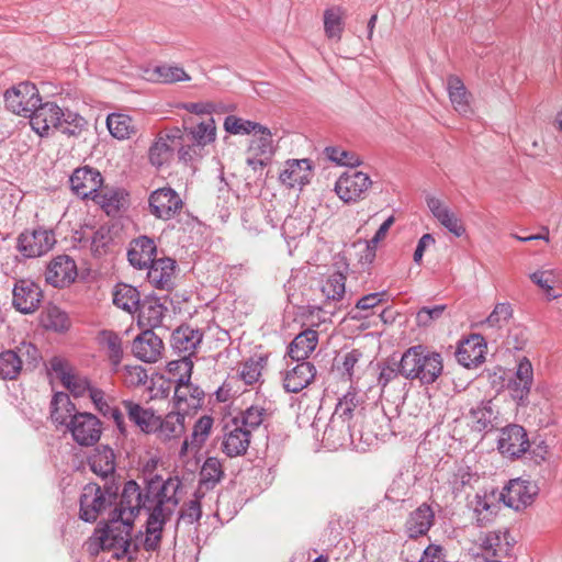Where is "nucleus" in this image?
Returning a JSON list of instances; mask_svg holds the SVG:
<instances>
[{
  "mask_svg": "<svg viewBox=\"0 0 562 562\" xmlns=\"http://www.w3.org/2000/svg\"><path fill=\"white\" fill-rule=\"evenodd\" d=\"M180 487L181 481L178 476L169 477L162 483V497L165 499L158 501L156 508H153L148 514L145 535L139 532L136 536L138 537L139 549L155 551L159 548L164 525L173 515L179 504L177 494Z\"/></svg>",
  "mask_w": 562,
  "mask_h": 562,
  "instance_id": "obj_1",
  "label": "nucleus"
},
{
  "mask_svg": "<svg viewBox=\"0 0 562 562\" xmlns=\"http://www.w3.org/2000/svg\"><path fill=\"white\" fill-rule=\"evenodd\" d=\"M442 369L441 355L420 345L408 348L400 360L401 375L408 380H419L423 384L434 383Z\"/></svg>",
  "mask_w": 562,
  "mask_h": 562,
  "instance_id": "obj_2",
  "label": "nucleus"
},
{
  "mask_svg": "<svg viewBox=\"0 0 562 562\" xmlns=\"http://www.w3.org/2000/svg\"><path fill=\"white\" fill-rule=\"evenodd\" d=\"M162 484L157 487L151 482L145 494L142 493L139 485L135 481H128L123 487L119 505L112 510L113 517L134 521L135 516L143 508L148 514L156 508L158 501H162Z\"/></svg>",
  "mask_w": 562,
  "mask_h": 562,
  "instance_id": "obj_3",
  "label": "nucleus"
},
{
  "mask_svg": "<svg viewBox=\"0 0 562 562\" xmlns=\"http://www.w3.org/2000/svg\"><path fill=\"white\" fill-rule=\"evenodd\" d=\"M133 522L110 515L109 522L99 528V539L103 551H113V558H127L132 561L139 550L138 537L131 538Z\"/></svg>",
  "mask_w": 562,
  "mask_h": 562,
  "instance_id": "obj_4",
  "label": "nucleus"
},
{
  "mask_svg": "<svg viewBox=\"0 0 562 562\" xmlns=\"http://www.w3.org/2000/svg\"><path fill=\"white\" fill-rule=\"evenodd\" d=\"M169 371L183 369L184 373L178 379L173 391V404L178 411L188 414L200 408L204 400V391L190 382L193 363L187 357L179 361H171Z\"/></svg>",
  "mask_w": 562,
  "mask_h": 562,
  "instance_id": "obj_5",
  "label": "nucleus"
},
{
  "mask_svg": "<svg viewBox=\"0 0 562 562\" xmlns=\"http://www.w3.org/2000/svg\"><path fill=\"white\" fill-rule=\"evenodd\" d=\"M42 359L38 348L29 341L20 342L14 349L0 352V380L13 381L23 367L36 368Z\"/></svg>",
  "mask_w": 562,
  "mask_h": 562,
  "instance_id": "obj_6",
  "label": "nucleus"
},
{
  "mask_svg": "<svg viewBox=\"0 0 562 562\" xmlns=\"http://www.w3.org/2000/svg\"><path fill=\"white\" fill-rule=\"evenodd\" d=\"M117 498V486L105 484L104 487L89 483L83 487L80 496L79 517L87 522H93L99 515L115 503Z\"/></svg>",
  "mask_w": 562,
  "mask_h": 562,
  "instance_id": "obj_7",
  "label": "nucleus"
},
{
  "mask_svg": "<svg viewBox=\"0 0 562 562\" xmlns=\"http://www.w3.org/2000/svg\"><path fill=\"white\" fill-rule=\"evenodd\" d=\"M102 422L92 413L79 412L72 415L66 427L71 439L80 447H92L101 438Z\"/></svg>",
  "mask_w": 562,
  "mask_h": 562,
  "instance_id": "obj_8",
  "label": "nucleus"
},
{
  "mask_svg": "<svg viewBox=\"0 0 562 562\" xmlns=\"http://www.w3.org/2000/svg\"><path fill=\"white\" fill-rule=\"evenodd\" d=\"M372 180L368 173L351 169L344 172L335 183V192L345 203H356L366 199Z\"/></svg>",
  "mask_w": 562,
  "mask_h": 562,
  "instance_id": "obj_9",
  "label": "nucleus"
},
{
  "mask_svg": "<svg viewBox=\"0 0 562 562\" xmlns=\"http://www.w3.org/2000/svg\"><path fill=\"white\" fill-rule=\"evenodd\" d=\"M539 493L536 482L522 479L510 480L499 492L502 502L510 508L519 510L531 505Z\"/></svg>",
  "mask_w": 562,
  "mask_h": 562,
  "instance_id": "obj_10",
  "label": "nucleus"
},
{
  "mask_svg": "<svg viewBox=\"0 0 562 562\" xmlns=\"http://www.w3.org/2000/svg\"><path fill=\"white\" fill-rule=\"evenodd\" d=\"M4 101L5 106L11 112L29 116L37 102L41 101V97L35 85L21 82L4 93Z\"/></svg>",
  "mask_w": 562,
  "mask_h": 562,
  "instance_id": "obj_11",
  "label": "nucleus"
},
{
  "mask_svg": "<svg viewBox=\"0 0 562 562\" xmlns=\"http://www.w3.org/2000/svg\"><path fill=\"white\" fill-rule=\"evenodd\" d=\"M148 204L150 214L164 221L175 217L183 206L181 198L171 188H160L151 192Z\"/></svg>",
  "mask_w": 562,
  "mask_h": 562,
  "instance_id": "obj_12",
  "label": "nucleus"
},
{
  "mask_svg": "<svg viewBox=\"0 0 562 562\" xmlns=\"http://www.w3.org/2000/svg\"><path fill=\"white\" fill-rule=\"evenodd\" d=\"M55 244L56 239L54 233L44 228L23 232L18 238V249L27 258L45 255Z\"/></svg>",
  "mask_w": 562,
  "mask_h": 562,
  "instance_id": "obj_13",
  "label": "nucleus"
},
{
  "mask_svg": "<svg viewBox=\"0 0 562 562\" xmlns=\"http://www.w3.org/2000/svg\"><path fill=\"white\" fill-rule=\"evenodd\" d=\"M33 131L41 137L49 135L52 130H57L63 119V109L55 102H37L29 115Z\"/></svg>",
  "mask_w": 562,
  "mask_h": 562,
  "instance_id": "obj_14",
  "label": "nucleus"
},
{
  "mask_svg": "<svg viewBox=\"0 0 562 562\" xmlns=\"http://www.w3.org/2000/svg\"><path fill=\"white\" fill-rule=\"evenodd\" d=\"M49 366L50 370L56 374V378L60 380L61 384L72 393L74 396H83L86 393L89 394L90 390L93 389L90 381L86 376L76 374L66 360L54 357Z\"/></svg>",
  "mask_w": 562,
  "mask_h": 562,
  "instance_id": "obj_15",
  "label": "nucleus"
},
{
  "mask_svg": "<svg viewBox=\"0 0 562 562\" xmlns=\"http://www.w3.org/2000/svg\"><path fill=\"white\" fill-rule=\"evenodd\" d=\"M529 447L530 442L524 427L513 424L501 430L497 448L503 456L519 458Z\"/></svg>",
  "mask_w": 562,
  "mask_h": 562,
  "instance_id": "obj_16",
  "label": "nucleus"
},
{
  "mask_svg": "<svg viewBox=\"0 0 562 562\" xmlns=\"http://www.w3.org/2000/svg\"><path fill=\"white\" fill-rule=\"evenodd\" d=\"M69 181L76 195L81 199H92L93 194L102 187L103 177L98 169L85 166L77 168L70 176Z\"/></svg>",
  "mask_w": 562,
  "mask_h": 562,
  "instance_id": "obj_17",
  "label": "nucleus"
},
{
  "mask_svg": "<svg viewBox=\"0 0 562 562\" xmlns=\"http://www.w3.org/2000/svg\"><path fill=\"white\" fill-rule=\"evenodd\" d=\"M357 435L358 429H356V424H351L347 419H342L338 415L333 414L324 430L323 441L328 448L337 449L352 443Z\"/></svg>",
  "mask_w": 562,
  "mask_h": 562,
  "instance_id": "obj_18",
  "label": "nucleus"
},
{
  "mask_svg": "<svg viewBox=\"0 0 562 562\" xmlns=\"http://www.w3.org/2000/svg\"><path fill=\"white\" fill-rule=\"evenodd\" d=\"M313 164L310 159H288L279 173V181L286 188L302 189L310 183Z\"/></svg>",
  "mask_w": 562,
  "mask_h": 562,
  "instance_id": "obj_19",
  "label": "nucleus"
},
{
  "mask_svg": "<svg viewBox=\"0 0 562 562\" xmlns=\"http://www.w3.org/2000/svg\"><path fill=\"white\" fill-rule=\"evenodd\" d=\"M77 276L76 262L67 255L55 257L49 262L45 272L46 282L55 288H64L71 284Z\"/></svg>",
  "mask_w": 562,
  "mask_h": 562,
  "instance_id": "obj_20",
  "label": "nucleus"
},
{
  "mask_svg": "<svg viewBox=\"0 0 562 562\" xmlns=\"http://www.w3.org/2000/svg\"><path fill=\"white\" fill-rule=\"evenodd\" d=\"M316 376V368L308 361H297L283 372V387L288 393H299L307 387Z\"/></svg>",
  "mask_w": 562,
  "mask_h": 562,
  "instance_id": "obj_21",
  "label": "nucleus"
},
{
  "mask_svg": "<svg viewBox=\"0 0 562 562\" xmlns=\"http://www.w3.org/2000/svg\"><path fill=\"white\" fill-rule=\"evenodd\" d=\"M133 353L139 360L154 363L161 357L164 344L151 329H144L133 341Z\"/></svg>",
  "mask_w": 562,
  "mask_h": 562,
  "instance_id": "obj_22",
  "label": "nucleus"
},
{
  "mask_svg": "<svg viewBox=\"0 0 562 562\" xmlns=\"http://www.w3.org/2000/svg\"><path fill=\"white\" fill-rule=\"evenodd\" d=\"M41 289L30 280H20L13 288V306L24 313H33L40 305Z\"/></svg>",
  "mask_w": 562,
  "mask_h": 562,
  "instance_id": "obj_23",
  "label": "nucleus"
},
{
  "mask_svg": "<svg viewBox=\"0 0 562 562\" xmlns=\"http://www.w3.org/2000/svg\"><path fill=\"white\" fill-rule=\"evenodd\" d=\"M147 279L156 289L169 291L173 288L176 261L164 257L148 265Z\"/></svg>",
  "mask_w": 562,
  "mask_h": 562,
  "instance_id": "obj_24",
  "label": "nucleus"
},
{
  "mask_svg": "<svg viewBox=\"0 0 562 562\" xmlns=\"http://www.w3.org/2000/svg\"><path fill=\"white\" fill-rule=\"evenodd\" d=\"M475 543L479 546L486 561L488 558H503L510 549L508 532L502 530L481 533L475 540Z\"/></svg>",
  "mask_w": 562,
  "mask_h": 562,
  "instance_id": "obj_25",
  "label": "nucleus"
},
{
  "mask_svg": "<svg viewBox=\"0 0 562 562\" xmlns=\"http://www.w3.org/2000/svg\"><path fill=\"white\" fill-rule=\"evenodd\" d=\"M362 426L358 429V436L360 440L367 442L373 438H384L390 431V419L383 411L374 408L364 415Z\"/></svg>",
  "mask_w": 562,
  "mask_h": 562,
  "instance_id": "obj_26",
  "label": "nucleus"
},
{
  "mask_svg": "<svg viewBox=\"0 0 562 562\" xmlns=\"http://www.w3.org/2000/svg\"><path fill=\"white\" fill-rule=\"evenodd\" d=\"M92 200L100 205V207L108 215H116L128 203V193L117 187H101L100 191L93 194Z\"/></svg>",
  "mask_w": 562,
  "mask_h": 562,
  "instance_id": "obj_27",
  "label": "nucleus"
},
{
  "mask_svg": "<svg viewBox=\"0 0 562 562\" xmlns=\"http://www.w3.org/2000/svg\"><path fill=\"white\" fill-rule=\"evenodd\" d=\"M226 429L222 443L223 452L231 458L246 453L251 434L239 425L238 418L233 419L232 429L228 426Z\"/></svg>",
  "mask_w": 562,
  "mask_h": 562,
  "instance_id": "obj_28",
  "label": "nucleus"
},
{
  "mask_svg": "<svg viewBox=\"0 0 562 562\" xmlns=\"http://www.w3.org/2000/svg\"><path fill=\"white\" fill-rule=\"evenodd\" d=\"M435 521V513L431 507L424 503L413 510L405 521V532L411 539L425 536Z\"/></svg>",
  "mask_w": 562,
  "mask_h": 562,
  "instance_id": "obj_29",
  "label": "nucleus"
},
{
  "mask_svg": "<svg viewBox=\"0 0 562 562\" xmlns=\"http://www.w3.org/2000/svg\"><path fill=\"white\" fill-rule=\"evenodd\" d=\"M156 252L157 247L154 239L147 236H140L131 243L127 258L133 267L144 269L155 260Z\"/></svg>",
  "mask_w": 562,
  "mask_h": 562,
  "instance_id": "obj_30",
  "label": "nucleus"
},
{
  "mask_svg": "<svg viewBox=\"0 0 562 562\" xmlns=\"http://www.w3.org/2000/svg\"><path fill=\"white\" fill-rule=\"evenodd\" d=\"M486 345L480 336H472L462 341L456 352L458 362L465 367H476L484 361Z\"/></svg>",
  "mask_w": 562,
  "mask_h": 562,
  "instance_id": "obj_31",
  "label": "nucleus"
},
{
  "mask_svg": "<svg viewBox=\"0 0 562 562\" xmlns=\"http://www.w3.org/2000/svg\"><path fill=\"white\" fill-rule=\"evenodd\" d=\"M501 502L499 492L494 490L475 495L472 505L479 525L484 526L492 520L501 507Z\"/></svg>",
  "mask_w": 562,
  "mask_h": 562,
  "instance_id": "obj_32",
  "label": "nucleus"
},
{
  "mask_svg": "<svg viewBox=\"0 0 562 562\" xmlns=\"http://www.w3.org/2000/svg\"><path fill=\"white\" fill-rule=\"evenodd\" d=\"M186 413L178 411L168 413L164 418L158 416L157 429L154 434L162 440L180 438L186 431Z\"/></svg>",
  "mask_w": 562,
  "mask_h": 562,
  "instance_id": "obj_33",
  "label": "nucleus"
},
{
  "mask_svg": "<svg viewBox=\"0 0 562 562\" xmlns=\"http://www.w3.org/2000/svg\"><path fill=\"white\" fill-rule=\"evenodd\" d=\"M122 405L126 411L130 420L138 426L142 431L146 434L155 432L157 429L158 416L154 413V411L144 408L138 403H135L131 400H124Z\"/></svg>",
  "mask_w": 562,
  "mask_h": 562,
  "instance_id": "obj_34",
  "label": "nucleus"
},
{
  "mask_svg": "<svg viewBox=\"0 0 562 562\" xmlns=\"http://www.w3.org/2000/svg\"><path fill=\"white\" fill-rule=\"evenodd\" d=\"M318 344V333L308 328L296 335L288 348L289 357L294 361H305Z\"/></svg>",
  "mask_w": 562,
  "mask_h": 562,
  "instance_id": "obj_35",
  "label": "nucleus"
},
{
  "mask_svg": "<svg viewBox=\"0 0 562 562\" xmlns=\"http://www.w3.org/2000/svg\"><path fill=\"white\" fill-rule=\"evenodd\" d=\"M138 325L145 329H154L161 325L166 307L155 297H148L139 303Z\"/></svg>",
  "mask_w": 562,
  "mask_h": 562,
  "instance_id": "obj_36",
  "label": "nucleus"
},
{
  "mask_svg": "<svg viewBox=\"0 0 562 562\" xmlns=\"http://www.w3.org/2000/svg\"><path fill=\"white\" fill-rule=\"evenodd\" d=\"M447 90L453 109L463 116L472 114L470 103V93L462 80L457 76H449L447 79Z\"/></svg>",
  "mask_w": 562,
  "mask_h": 562,
  "instance_id": "obj_37",
  "label": "nucleus"
},
{
  "mask_svg": "<svg viewBox=\"0 0 562 562\" xmlns=\"http://www.w3.org/2000/svg\"><path fill=\"white\" fill-rule=\"evenodd\" d=\"M203 333L189 325L179 326L171 336V345L179 352L193 353L201 344Z\"/></svg>",
  "mask_w": 562,
  "mask_h": 562,
  "instance_id": "obj_38",
  "label": "nucleus"
},
{
  "mask_svg": "<svg viewBox=\"0 0 562 562\" xmlns=\"http://www.w3.org/2000/svg\"><path fill=\"white\" fill-rule=\"evenodd\" d=\"M88 463L94 474L105 479L115 472V453L109 446H100L89 457Z\"/></svg>",
  "mask_w": 562,
  "mask_h": 562,
  "instance_id": "obj_39",
  "label": "nucleus"
},
{
  "mask_svg": "<svg viewBox=\"0 0 562 562\" xmlns=\"http://www.w3.org/2000/svg\"><path fill=\"white\" fill-rule=\"evenodd\" d=\"M79 413L76 405L70 401L69 395L64 392H57L50 402V417L57 425L67 427L72 415Z\"/></svg>",
  "mask_w": 562,
  "mask_h": 562,
  "instance_id": "obj_40",
  "label": "nucleus"
},
{
  "mask_svg": "<svg viewBox=\"0 0 562 562\" xmlns=\"http://www.w3.org/2000/svg\"><path fill=\"white\" fill-rule=\"evenodd\" d=\"M468 418L471 427L475 431H488L494 428L493 422L496 419L491 401L481 402L472 407L469 412Z\"/></svg>",
  "mask_w": 562,
  "mask_h": 562,
  "instance_id": "obj_41",
  "label": "nucleus"
},
{
  "mask_svg": "<svg viewBox=\"0 0 562 562\" xmlns=\"http://www.w3.org/2000/svg\"><path fill=\"white\" fill-rule=\"evenodd\" d=\"M179 138V131L175 134H160L149 148V160L154 166L160 167L172 156V145Z\"/></svg>",
  "mask_w": 562,
  "mask_h": 562,
  "instance_id": "obj_42",
  "label": "nucleus"
},
{
  "mask_svg": "<svg viewBox=\"0 0 562 562\" xmlns=\"http://www.w3.org/2000/svg\"><path fill=\"white\" fill-rule=\"evenodd\" d=\"M274 151L276 147L272 139V133L267 126L261 125V127L252 134L248 146V153L254 156H262L267 159H271Z\"/></svg>",
  "mask_w": 562,
  "mask_h": 562,
  "instance_id": "obj_43",
  "label": "nucleus"
},
{
  "mask_svg": "<svg viewBox=\"0 0 562 562\" xmlns=\"http://www.w3.org/2000/svg\"><path fill=\"white\" fill-rule=\"evenodd\" d=\"M113 303L123 311L134 313L140 303L139 292L132 285L117 284L113 293Z\"/></svg>",
  "mask_w": 562,
  "mask_h": 562,
  "instance_id": "obj_44",
  "label": "nucleus"
},
{
  "mask_svg": "<svg viewBox=\"0 0 562 562\" xmlns=\"http://www.w3.org/2000/svg\"><path fill=\"white\" fill-rule=\"evenodd\" d=\"M89 397L92 401L95 409L104 417H110L114 420L116 426L122 430L124 425V417L117 407H112L105 396L104 391L93 386L90 390Z\"/></svg>",
  "mask_w": 562,
  "mask_h": 562,
  "instance_id": "obj_45",
  "label": "nucleus"
},
{
  "mask_svg": "<svg viewBox=\"0 0 562 562\" xmlns=\"http://www.w3.org/2000/svg\"><path fill=\"white\" fill-rule=\"evenodd\" d=\"M110 134L117 139L130 138L135 134V125L131 116L122 113H111L106 117Z\"/></svg>",
  "mask_w": 562,
  "mask_h": 562,
  "instance_id": "obj_46",
  "label": "nucleus"
},
{
  "mask_svg": "<svg viewBox=\"0 0 562 562\" xmlns=\"http://www.w3.org/2000/svg\"><path fill=\"white\" fill-rule=\"evenodd\" d=\"M345 11L341 7H330L324 12V31L329 40L339 42L344 31Z\"/></svg>",
  "mask_w": 562,
  "mask_h": 562,
  "instance_id": "obj_47",
  "label": "nucleus"
},
{
  "mask_svg": "<svg viewBox=\"0 0 562 562\" xmlns=\"http://www.w3.org/2000/svg\"><path fill=\"white\" fill-rule=\"evenodd\" d=\"M223 465L217 458H207L200 471V485L205 488H213L223 477Z\"/></svg>",
  "mask_w": 562,
  "mask_h": 562,
  "instance_id": "obj_48",
  "label": "nucleus"
},
{
  "mask_svg": "<svg viewBox=\"0 0 562 562\" xmlns=\"http://www.w3.org/2000/svg\"><path fill=\"white\" fill-rule=\"evenodd\" d=\"M530 280L537 284L549 300H555L561 296L554 292V286L559 283V274L554 270H537L529 276Z\"/></svg>",
  "mask_w": 562,
  "mask_h": 562,
  "instance_id": "obj_49",
  "label": "nucleus"
},
{
  "mask_svg": "<svg viewBox=\"0 0 562 562\" xmlns=\"http://www.w3.org/2000/svg\"><path fill=\"white\" fill-rule=\"evenodd\" d=\"M87 121L80 114L70 110H63V119L57 130L67 136H79L87 130Z\"/></svg>",
  "mask_w": 562,
  "mask_h": 562,
  "instance_id": "obj_50",
  "label": "nucleus"
},
{
  "mask_svg": "<svg viewBox=\"0 0 562 562\" xmlns=\"http://www.w3.org/2000/svg\"><path fill=\"white\" fill-rule=\"evenodd\" d=\"M99 340L106 349L111 363L119 366L123 356L122 340L119 335L110 330H103L99 335Z\"/></svg>",
  "mask_w": 562,
  "mask_h": 562,
  "instance_id": "obj_51",
  "label": "nucleus"
},
{
  "mask_svg": "<svg viewBox=\"0 0 562 562\" xmlns=\"http://www.w3.org/2000/svg\"><path fill=\"white\" fill-rule=\"evenodd\" d=\"M267 356H258L247 360L240 371L239 376L247 385H251L259 381L263 368L267 366Z\"/></svg>",
  "mask_w": 562,
  "mask_h": 562,
  "instance_id": "obj_52",
  "label": "nucleus"
},
{
  "mask_svg": "<svg viewBox=\"0 0 562 562\" xmlns=\"http://www.w3.org/2000/svg\"><path fill=\"white\" fill-rule=\"evenodd\" d=\"M513 316V310L508 303H497L492 313L481 323L483 328L499 329L507 325Z\"/></svg>",
  "mask_w": 562,
  "mask_h": 562,
  "instance_id": "obj_53",
  "label": "nucleus"
},
{
  "mask_svg": "<svg viewBox=\"0 0 562 562\" xmlns=\"http://www.w3.org/2000/svg\"><path fill=\"white\" fill-rule=\"evenodd\" d=\"M214 419L209 415L201 416L194 424L190 436L192 448L199 450L209 439L213 428Z\"/></svg>",
  "mask_w": 562,
  "mask_h": 562,
  "instance_id": "obj_54",
  "label": "nucleus"
},
{
  "mask_svg": "<svg viewBox=\"0 0 562 562\" xmlns=\"http://www.w3.org/2000/svg\"><path fill=\"white\" fill-rule=\"evenodd\" d=\"M42 324L46 329L57 333L65 331L69 328L67 314L56 306L46 310L42 316Z\"/></svg>",
  "mask_w": 562,
  "mask_h": 562,
  "instance_id": "obj_55",
  "label": "nucleus"
},
{
  "mask_svg": "<svg viewBox=\"0 0 562 562\" xmlns=\"http://www.w3.org/2000/svg\"><path fill=\"white\" fill-rule=\"evenodd\" d=\"M150 79L164 82L173 83L178 81H188L190 76L184 71L183 68L177 66H157Z\"/></svg>",
  "mask_w": 562,
  "mask_h": 562,
  "instance_id": "obj_56",
  "label": "nucleus"
},
{
  "mask_svg": "<svg viewBox=\"0 0 562 562\" xmlns=\"http://www.w3.org/2000/svg\"><path fill=\"white\" fill-rule=\"evenodd\" d=\"M267 417V409L260 405H251L245 409L238 418L239 425L251 434L257 429Z\"/></svg>",
  "mask_w": 562,
  "mask_h": 562,
  "instance_id": "obj_57",
  "label": "nucleus"
},
{
  "mask_svg": "<svg viewBox=\"0 0 562 562\" xmlns=\"http://www.w3.org/2000/svg\"><path fill=\"white\" fill-rule=\"evenodd\" d=\"M346 278L340 272L330 274L322 285V292L327 300L339 301L344 297Z\"/></svg>",
  "mask_w": 562,
  "mask_h": 562,
  "instance_id": "obj_58",
  "label": "nucleus"
},
{
  "mask_svg": "<svg viewBox=\"0 0 562 562\" xmlns=\"http://www.w3.org/2000/svg\"><path fill=\"white\" fill-rule=\"evenodd\" d=\"M325 156L333 162L347 166V167H357L361 165L360 157L353 151L345 150L340 147L328 146L324 149Z\"/></svg>",
  "mask_w": 562,
  "mask_h": 562,
  "instance_id": "obj_59",
  "label": "nucleus"
},
{
  "mask_svg": "<svg viewBox=\"0 0 562 562\" xmlns=\"http://www.w3.org/2000/svg\"><path fill=\"white\" fill-rule=\"evenodd\" d=\"M261 127L260 123L244 120L234 115H229L224 121V128L226 132L235 135H249L254 134Z\"/></svg>",
  "mask_w": 562,
  "mask_h": 562,
  "instance_id": "obj_60",
  "label": "nucleus"
},
{
  "mask_svg": "<svg viewBox=\"0 0 562 562\" xmlns=\"http://www.w3.org/2000/svg\"><path fill=\"white\" fill-rule=\"evenodd\" d=\"M192 139L199 146H205L214 142L216 136V126L213 119L202 122L190 130Z\"/></svg>",
  "mask_w": 562,
  "mask_h": 562,
  "instance_id": "obj_61",
  "label": "nucleus"
},
{
  "mask_svg": "<svg viewBox=\"0 0 562 562\" xmlns=\"http://www.w3.org/2000/svg\"><path fill=\"white\" fill-rule=\"evenodd\" d=\"M360 403L359 395L356 391H348L337 403L333 414L338 415L342 419L351 423L353 413Z\"/></svg>",
  "mask_w": 562,
  "mask_h": 562,
  "instance_id": "obj_62",
  "label": "nucleus"
},
{
  "mask_svg": "<svg viewBox=\"0 0 562 562\" xmlns=\"http://www.w3.org/2000/svg\"><path fill=\"white\" fill-rule=\"evenodd\" d=\"M393 223L394 217L390 216L381 224L374 236L367 243L366 254L361 257V260L367 263H371L374 260L376 246L382 239H384Z\"/></svg>",
  "mask_w": 562,
  "mask_h": 562,
  "instance_id": "obj_63",
  "label": "nucleus"
},
{
  "mask_svg": "<svg viewBox=\"0 0 562 562\" xmlns=\"http://www.w3.org/2000/svg\"><path fill=\"white\" fill-rule=\"evenodd\" d=\"M147 372L140 366H125L123 369V382L128 387H137L147 382Z\"/></svg>",
  "mask_w": 562,
  "mask_h": 562,
  "instance_id": "obj_64",
  "label": "nucleus"
}]
</instances>
